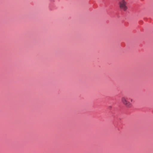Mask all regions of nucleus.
Returning a JSON list of instances; mask_svg holds the SVG:
<instances>
[{
	"mask_svg": "<svg viewBox=\"0 0 153 153\" xmlns=\"http://www.w3.org/2000/svg\"><path fill=\"white\" fill-rule=\"evenodd\" d=\"M119 5L121 10L124 11L127 10L128 8L127 6V3L125 0H119Z\"/></svg>",
	"mask_w": 153,
	"mask_h": 153,
	"instance_id": "obj_1",
	"label": "nucleus"
},
{
	"mask_svg": "<svg viewBox=\"0 0 153 153\" xmlns=\"http://www.w3.org/2000/svg\"><path fill=\"white\" fill-rule=\"evenodd\" d=\"M121 101L123 104L128 108H130L131 106V104L127 100V98L125 97H123Z\"/></svg>",
	"mask_w": 153,
	"mask_h": 153,
	"instance_id": "obj_2",
	"label": "nucleus"
},
{
	"mask_svg": "<svg viewBox=\"0 0 153 153\" xmlns=\"http://www.w3.org/2000/svg\"><path fill=\"white\" fill-rule=\"evenodd\" d=\"M131 102H132V99H131Z\"/></svg>",
	"mask_w": 153,
	"mask_h": 153,
	"instance_id": "obj_3",
	"label": "nucleus"
}]
</instances>
